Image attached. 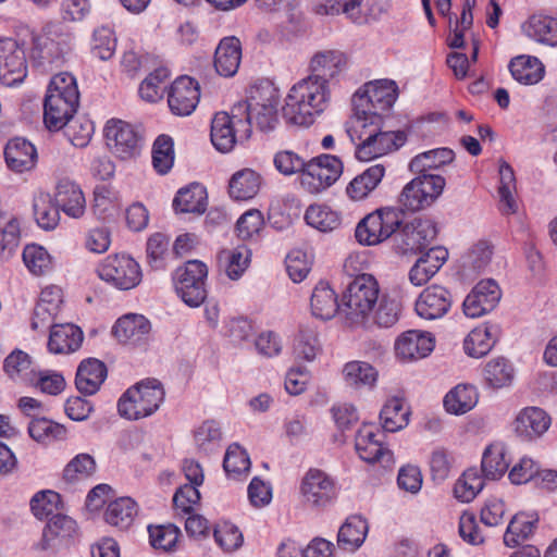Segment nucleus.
Instances as JSON below:
<instances>
[{
    "mask_svg": "<svg viewBox=\"0 0 557 557\" xmlns=\"http://www.w3.org/2000/svg\"><path fill=\"white\" fill-rule=\"evenodd\" d=\"M106 377V364L96 358H88L77 368L75 385L82 394L92 395L100 388Z\"/></svg>",
    "mask_w": 557,
    "mask_h": 557,
    "instance_id": "473e14b6",
    "label": "nucleus"
},
{
    "mask_svg": "<svg viewBox=\"0 0 557 557\" xmlns=\"http://www.w3.org/2000/svg\"><path fill=\"white\" fill-rule=\"evenodd\" d=\"M484 479L476 468L466 470L455 483L454 494L456 498L463 503L474 499L484 487Z\"/></svg>",
    "mask_w": 557,
    "mask_h": 557,
    "instance_id": "13d9d810",
    "label": "nucleus"
},
{
    "mask_svg": "<svg viewBox=\"0 0 557 557\" xmlns=\"http://www.w3.org/2000/svg\"><path fill=\"white\" fill-rule=\"evenodd\" d=\"M550 425V418L537 407L522 409L513 422V429L523 440H533L541 436Z\"/></svg>",
    "mask_w": 557,
    "mask_h": 557,
    "instance_id": "c756f323",
    "label": "nucleus"
},
{
    "mask_svg": "<svg viewBox=\"0 0 557 557\" xmlns=\"http://www.w3.org/2000/svg\"><path fill=\"white\" fill-rule=\"evenodd\" d=\"M451 307V295L443 286L426 287L416 301V311L425 320H435L444 317Z\"/></svg>",
    "mask_w": 557,
    "mask_h": 557,
    "instance_id": "b1692460",
    "label": "nucleus"
},
{
    "mask_svg": "<svg viewBox=\"0 0 557 557\" xmlns=\"http://www.w3.org/2000/svg\"><path fill=\"white\" fill-rule=\"evenodd\" d=\"M150 332V322L141 314H126L113 326V335L120 343L136 345L145 341Z\"/></svg>",
    "mask_w": 557,
    "mask_h": 557,
    "instance_id": "2f4dec72",
    "label": "nucleus"
},
{
    "mask_svg": "<svg viewBox=\"0 0 557 557\" xmlns=\"http://www.w3.org/2000/svg\"><path fill=\"white\" fill-rule=\"evenodd\" d=\"M401 225V212L394 208H381L364 216L356 227L355 236L362 245H377Z\"/></svg>",
    "mask_w": 557,
    "mask_h": 557,
    "instance_id": "6e6552de",
    "label": "nucleus"
},
{
    "mask_svg": "<svg viewBox=\"0 0 557 557\" xmlns=\"http://www.w3.org/2000/svg\"><path fill=\"white\" fill-rule=\"evenodd\" d=\"M346 133L356 146L355 156L360 161H370L401 147L406 141L403 132L383 131V122L350 119Z\"/></svg>",
    "mask_w": 557,
    "mask_h": 557,
    "instance_id": "f03ea898",
    "label": "nucleus"
},
{
    "mask_svg": "<svg viewBox=\"0 0 557 557\" xmlns=\"http://www.w3.org/2000/svg\"><path fill=\"white\" fill-rule=\"evenodd\" d=\"M345 383L356 389L372 388L376 381L379 373L374 367L364 361H350L347 362L343 369Z\"/></svg>",
    "mask_w": 557,
    "mask_h": 557,
    "instance_id": "de8ad7c7",
    "label": "nucleus"
},
{
    "mask_svg": "<svg viewBox=\"0 0 557 557\" xmlns=\"http://www.w3.org/2000/svg\"><path fill=\"white\" fill-rule=\"evenodd\" d=\"M33 211L37 224L46 231L54 230L60 221V209L51 196L40 193L34 197Z\"/></svg>",
    "mask_w": 557,
    "mask_h": 557,
    "instance_id": "3c124183",
    "label": "nucleus"
},
{
    "mask_svg": "<svg viewBox=\"0 0 557 557\" xmlns=\"http://www.w3.org/2000/svg\"><path fill=\"white\" fill-rule=\"evenodd\" d=\"M516 190V176L513 169L509 163L502 160L499 162V203L503 214H513L517 212L518 206L513 198Z\"/></svg>",
    "mask_w": 557,
    "mask_h": 557,
    "instance_id": "09e8293b",
    "label": "nucleus"
},
{
    "mask_svg": "<svg viewBox=\"0 0 557 557\" xmlns=\"http://www.w3.org/2000/svg\"><path fill=\"white\" fill-rule=\"evenodd\" d=\"M170 72L166 67H158L150 73L139 86L141 99L148 102H157L163 96L164 84L169 78Z\"/></svg>",
    "mask_w": 557,
    "mask_h": 557,
    "instance_id": "680f3d73",
    "label": "nucleus"
},
{
    "mask_svg": "<svg viewBox=\"0 0 557 557\" xmlns=\"http://www.w3.org/2000/svg\"><path fill=\"white\" fill-rule=\"evenodd\" d=\"M455 153L448 148H437L416 156L409 163V170L416 174H432L431 171L453 162Z\"/></svg>",
    "mask_w": 557,
    "mask_h": 557,
    "instance_id": "49530a36",
    "label": "nucleus"
},
{
    "mask_svg": "<svg viewBox=\"0 0 557 557\" xmlns=\"http://www.w3.org/2000/svg\"><path fill=\"white\" fill-rule=\"evenodd\" d=\"M382 432L373 425L363 424L357 432L355 448L359 457L367 462H383L389 466L393 462V454L382 445Z\"/></svg>",
    "mask_w": 557,
    "mask_h": 557,
    "instance_id": "4be33fe9",
    "label": "nucleus"
},
{
    "mask_svg": "<svg viewBox=\"0 0 557 557\" xmlns=\"http://www.w3.org/2000/svg\"><path fill=\"white\" fill-rule=\"evenodd\" d=\"M399 310V304L395 299L387 295H379V300L371 313L370 321H373L379 326L389 327L398 321Z\"/></svg>",
    "mask_w": 557,
    "mask_h": 557,
    "instance_id": "338daca9",
    "label": "nucleus"
},
{
    "mask_svg": "<svg viewBox=\"0 0 557 557\" xmlns=\"http://www.w3.org/2000/svg\"><path fill=\"white\" fill-rule=\"evenodd\" d=\"M280 103L278 90L269 81H261L253 85L249 89L247 99L240 100L234 104L235 117L245 119L248 116L249 110H256L259 108H277ZM244 127V132L247 133L250 125L247 121L238 120Z\"/></svg>",
    "mask_w": 557,
    "mask_h": 557,
    "instance_id": "6ab92c4d",
    "label": "nucleus"
},
{
    "mask_svg": "<svg viewBox=\"0 0 557 557\" xmlns=\"http://www.w3.org/2000/svg\"><path fill=\"white\" fill-rule=\"evenodd\" d=\"M174 143L168 135H160L152 146V165L161 174H168L174 164Z\"/></svg>",
    "mask_w": 557,
    "mask_h": 557,
    "instance_id": "bf43d9fd",
    "label": "nucleus"
},
{
    "mask_svg": "<svg viewBox=\"0 0 557 557\" xmlns=\"http://www.w3.org/2000/svg\"><path fill=\"white\" fill-rule=\"evenodd\" d=\"M70 50V36L49 28L39 35L32 50L34 62L44 70L60 66Z\"/></svg>",
    "mask_w": 557,
    "mask_h": 557,
    "instance_id": "ddd939ff",
    "label": "nucleus"
},
{
    "mask_svg": "<svg viewBox=\"0 0 557 557\" xmlns=\"http://www.w3.org/2000/svg\"><path fill=\"white\" fill-rule=\"evenodd\" d=\"M348 65L347 55L338 50H325L317 52L310 61L311 74L308 78L320 83L322 87L329 89V84L338 81L346 72Z\"/></svg>",
    "mask_w": 557,
    "mask_h": 557,
    "instance_id": "f3484780",
    "label": "nucleus"
},
{
    "mask_svg": "<svg viewBox=\"0 0 557 557\" xmlns=\"http://www.w3.org/2000/svg\"><path fill=\"white\" fill-rule=\"evenodd\" d=\"M500 335V324L496 321H487L468 334L463 342L465 351L470 357H483L493 348Z\"/></svg>",
    "mask_w": 557,
    "mask_h": 557,
    "instance_id": "393cba45",
    "label": "nucleus"
},
{
    "mask_svg": "<svg viewBox=\"0 0 557 557\" xmlns=\"http://www.w3.org/2000/svg\"><path fill=\"white\" fill-rule=\"evenodd\" d=\"M500 298V288L494 280L480 281L466 297L463 312L467 317L479 318L494 310Z\"/></svg>",
    "mask_w": 557,
    "mask_h": 557,
    "instance_id": "412c9836",
    "label": "nucleus"
},
{
    "mask_svg": "<svg viewBox=\"0 0 557 557\" xmlns=\"http://www.w3.org/2000/svg\"><path fill=\"white\" fill-rule=\"evenodd\" d=\"M199 99V84L189 76L176 78L168 94L169 108L177 116L190 115L195 111Z\"/></svg>",
    "mask_w": 557,
    "mask_h": 557,
    "instance_id": "aec40b11",
    "label": "nucleus"
},
{
    "mask_svg": "<svg viewBox=\"0 0 557 557\" xmlns=\"http://www.w3.org/2000/svg\"><path fill=\"white\" fill-rule=\"evenodd\" d=\"M380 288L371 274L356 276L342 297V314L350 326H368L379 300Z\"/></svg>",
    "mask_w": 557,
    "mask_h": 557,
    "instance_id": "39448f33",
    "label": "nucleus"
},
{
    "mask_svg": "<svg viewBox=\"0 0 557 557\" xmlns=\"http://www.w3.org/2000/svg\"><path fill=\"white\" fill-rule=\"evenodd\" d=\"M537 519H530L525 513H517L510 520L504 534V543L508 547H516L529 539L535 529Z\"/></svg>",
    "mask_w": 557,
    "mask_h": 557,
    "instance_id": "4d7b16f0",
    "label": "nucleus"
},
{
    "mask_svg": "<svg viewBox=\"0 0 557 557\" xmlns=\"http://www.w3.org/2000/svg\"><path fill=\"white\" fill-rule=\"evenodd\" d=\"M223 468L226 474L233 479L246 474L250 469L248 454L236 443L230 445L225 453Z\"/></svg>",
    "mask_w": 557,
    "mask_h": 557,
    "instance_id": "69168bd1",
    "label": "nucleus"
},
{
    "mask_svg": "<svg viewBox=\"0 0 557 557\" xmlns=\"http://www.w3.org/2000/svg\"><path fill=\"white\" fill-rule=\"evenodd\" d=\"M346 133L356 146L355 156L360 161H370L401 147L406 141L403 132L383 131V122L350 119Z\"/></svg>",
    "mask_w": 557,
    "mask_h": 557,
    "instance_id": "f257e3e1",
    "label": "nucleus"
},
{
    "mask_svg": "<svg viewBox=\"0 0 557 557\" xmlns=\"http://www.w3.org/2000/svg\"><path fill=\"white\" fill-rule=\"evenodd\" d=\"M53 201L67 216L79 219L85 213L86 200L81 187L69 178L58 182Z\"/></svg>",
    "mask_w": 557,
    "mask_h": 557,
    "instance_id": "bb28decb",
    "label": "nucleus"
},
{
    "mask_svg": "<svg viewBox=\"0 0 557 557\" xmlns=\"http://www.w3.org/2000/svg\"><path fill=\"white\" fill-rule=\"evenodd\" d=\"M79 104V92L75 77L59 73L51 78L44 102V122L51 132L62 129Z\"/></svg>",
    "mask_w": 557,
    "mask_h": 557,
    "instance_id": "7ed1b4c3",
    "label": "nucleus"
},
{
    "mask_svg": "<svg viewBox=\"0 0 557 557\" xmlns=\"http://www.w3.org/2000/svg\"><path fill=\"white\" fill-rule=\"evenodd\" d=\"M312 314L321 320H330L337 312L342 313L335 292L325 282H320L313 289L310 300Z\"/></svg>",
    "mask_w": 557,
    "mask_h": 557,
    "instance_id": "e433bc0d",
    "label": "nucleus"
},
{
    "mask_svg": "<svg viewBox=\"0 0 557 557\" xmlns=\"http://www.w3.org/2000/svg\"><path fill=\"white\" fill-rule=\"evenodd\" d=\"M509 71L520 84L533 85L543 78L544 65L536 57L518 55L511 59Z\"/></svg>",
    "mask_w": 557,
    "mask_h": 557,
    "instance_id": "37998d69",
    "label": "nucleus"
},
{
    "mask_svg": "<svg viewBox=\"0 0 557 557\" xmlns=\"http://www.w3.org/2000/svg\"><path fill=\"white\" fill-rule=\"evenodd\" d=\"M308 225L320 232H332L341 225V215L326 205H311L305 213Z\"/></svg>",
    "mask_w": 557,
    "mask_h": 557,
    "instance_id": "864d4df0",
    "label": "nucleus"
},
{
    "mask_svg": "<svg viewBox=\"0 0 557 557\" xmlns=\"http://www.w3.org/2000/svg\"><path fill=\"white\" fill-rule=\"evenodd\" d=\"M164 389L157 379H146L129 387L117 403L120 416L138 420L151 416L164 400Z\"/></svg>",
    "mask_w": 557,
    "mask_h": 557,
    "instance_id": "0eeeda50",
    "label": "nucleus"
},
{
    "mask_svg": "<svg viewBox=\"0 0 557 557\" xmlns=\"http://www.w3.org/2000/svg\"><path fill=\"white\" fill-rule=\"evenodd\" d=\"M76 522L69 516L53 515L42 531V539L38 544L44 550L54 546L55 539H69L76 533Z\"/></svg>",
    "mask_w": 557,
    "mask_h": 557,
    "instance_id": "a18cd8bd",
    "label": "nucleus"
},
{
    "mask_svg": "<svg viewBox=\"0 0 557 557\" xmlns=\"http://www.w3.org/2000/svg\"><path fill=\"white\" fill-rule=\"evenodd\" d=\"M343 173V162L332 154H322L307 163L300 184L310 194H319L332 186Z\"/></svg>",
    "mask_w": 557,
    "mask_h": 557,
    "instance_id": "f8f14e48",
    "label": "nucleus"
},
{
    "mask_svg": "<svg viewBox=\"0 0 557 557\" xmlns=\"http://www.w3.org/2000/svg\"><path fill=\"white\" fill-rule=\"evenodd\" d=\"M330 100V89L311 78H304L295 84L285 98L283 117L287 123L309 126L321 114Z\"/></svg>",
    "mask_w": 557,
    "mask_h": 557,
    "instance_id": "20e7f679",
    "label": "nucleus"
},
{
    "mask_svg": "<svg viewBox=\"0 0 557 557\" xmlns=\"http://www.w3.org/2000/svg\"><path fill=\"white\" fill-rule=\"evenodd\" d=\"M434 349V341L430 334L419 331L403 333L395 343L397 358L403 361H413L426 357Z\"/></svg>",
    "mask_w": 557,
    "mask_h": 557,
    "instance_id": "a878e982",
    "label": "nucleus"
},
{
    "mask_svg": "<svg viewBox=\"0 0 557 557\" xmlns=\"http://www.w3.org/2000/svg\"><path fill=\"white\" fill-rule=\"evenodd\" d=\"M410 409L406 406L405 399L393 396L386 400L380 412L382 428L386 432H397L409 423Z\"/></svg>",
    "mask_w": 557,
    "mask_h": 557,
    "instance_id": "ea45409f",
    "label": "nucleus"
},
{
    "mask_svg": "<svg viewBox=\"0 0 557 557\" xmlns=\"http://www.w3.org/2000/svg\"><path fill=\"white\" fill-rule=\"evenodd\" d=\"M28 433L35 441L47 443L64 438L66 431L63 425L51 420L46 418H35L29 422Z\"/></svg>",
    "mask_w": 557,
    "mask_h": 557,
    "instance_id": "0e129e2a",
    "label": "nucleus"
},
{
    "mask_svg": "<svg viewBox=\"0 0 557 557\" xmlns=\"http://www.w3.org/2000/svg\"><path fill=\"white\" fill-rule=\"evenodd\" d=\"M7 165L14 172L22 173L35 166L37 152L35 147L23 138L11 139L4 149Z\"/></svg>",
    "mask_w": 557,
    "mask_h": 557,
    "instance_id": "f704fd0d",
    "label": "nucleus"
},
{
    "mask_svg": "<svg viewBox=\"0 0 557 557\" xmlns=\"http://www.w3.org/2000/svg\"><path fill=\"white\" fill-rule=\"evenodd\" d=\"M448 257L443 247H432L423 253L409 271V281L414 286L428 283L442 268Z\"/></svg>",
    "mask_w": 557,
    "mask_h": 557,
    "instance_id": "c85d7f7f",
    "label": "nucleus"
},
{
    "mask_svg": "<svg viewBox=\"0 0 557 557\" xmlns=\"http://www.w3.org/2000/svg\"><path fill=\"white\" fill-rule=\"evenodd\" d=\"M301 493L313 507L326 506L335 496L333 481L321 470L311 469L301 483Z\"/></svg>",
    "mask_w": 557,
    "mask_h": 557,
    "instance_id": "5701e85b",
    "label": "nucleus"
},
{
    "mask_svg": "<svg viewBox=\"0 0 557 557\" xmlns=\"http://www.w3.org/2000/svg\"><path fill=\"white\" fill-rule=\"evenodd\" d=\"M251 252L244 246L223 249L218 253V264L228 278L236 281L247 270L250 263Z\"/></svg>",
    "mask_w": 557,
    "mask_h": 557,
    "instance_id": "4c0bfd02",
    "label": "nucleus"
},
{
    "mask_svg": "<svg viewBox=\"0 0 557 557\" xmlns=\"http://www.w3.org/2000/svg\"><path fill=\"white\" fill-rule=\"evenodd\" d=\"M207 274L206 264L198 260L187 261L183 267L175 270L173 282L176 293L189 307H198L205 301Z\"/></svg>",
    "mask_w": 557,
    "mask_h": 557,
    "instance_id": "9d476101",
    "label": "nucleus"
},
{
    "mask_svg": "<svg viewBox=\"0 0 557 557\" xmlns=\"http://www.w3.org/2000/svg\"><path fill=\"white\" fill-rule=\"evenodd\" d=\"M325 14L345 13L354 23L364 24L377 14L375 0H327L323 5Z\"/></svg>",
    "mask_w": 557,
    "mask_h": 557,
    "instance_id": "cd10ccee",
    "label": "nucleus"
},
{
    "mask_svg": "<svg viewBox=\"0 0 557 557\" xmlns=\"http://www.w3.org/2000/svg\"><path fill=\"white\" fill-rule=\"evenodd\" d=\"M136 515V503L129 497H121L108 505L104 519L111 525L127 529L132 525Z\"/></svg>",
    "mask_w": 557,
    "mask_h": 557,
    "instance_id": "8fccbe9b",
    "label": "nucleus"
},
{
    "mask_svg": "<svg viewBox=\"0 0 557 557\" xmlns=\"http://www.w3.org/2000/svg\"><path fill=\"white\" fill-rule=\"evenodd\" d=\"M28 74L26 52L15 39L0 40V82L12 87L24 82Z\"/></svg>",
    "mask_w": 557,
    "mask_h": 557,
    "instance_id": "4468645a",
    "label": "nucleus"
},
{
    "mask_svg": "<svg viewBox=\"0 0 557 557\" xmlns=\"http://www.w3.org/2000/svg\"><path fill=\"white\" fill-rule=\"evenodd\" d=\"M397 99V86L393 81L368 83L352 97L354 116L371 122H383Z\"/></svg>",
    "mask_w": 557,
    "mask_h": 557,
    "instance_id": "423d86ee",
    "label": "nucleus"
},
{
    "mask_svg": "<svg viewBox=\"0 0 557 557\" xmlns=\"http://www.w3.org/2000/svg\"><path fill=\"white\" fill-rule=\"evenodd\" d=\"M436 233L432 221L414 219L395 233V248L401 255L421 252L436 237Z\"/></svg>",
    "mask_w": 557,
    "mask_h": 557,
    "instance_id": "2eb2a0df",
    "label": "nucleus"
},
{
    "mask_svg": "<svg viewBox=\"0 0 557 557\" xmlns=\"http://www.w3.org/2000/svg\"><path fill=\"white\" fill-rule=\"evenodd\" d=\"M222 432L218 422L206 421L195 432L197 447L209 455L221 447Z\"/></svg>",
    "mask_w": 557,
    "mask_h": 557,
    "instance_id": "e2e57ef3",
    "label": "nucleus"
},
{
    "mask_svg": "<svg viewBox=\"0 0 557 557\" xmlns=\"http://www.w3.org/2000/svg\"><path fill=\"white\" fill-rule=\"evenodd\" d=\"M65 136L75 147H86L91 139L94 123L86 117L71 119L63 127Z\"/></svg>",
    "mask_w": 557,
    "mask_h": 557,
    "instance_id": "774afa93",
    "label": "nucleus"
},
{
    "mask_svg": "<svg viewBox=\"0 0 557 557\" xmlns=\"http://www.w3.org/2000/svg\"><path fill=\"white\" fill-rule=\"evenodd\" d=\"M107 145L119 158L126 160L140 150V137L135 128L121 120L109 121L104 128Z\"/></svg>",
    "mask_w": 557,
    "mask_h": 557,
    "instance_id": "a211bd4d",
    "label": "nucleus"
},
{
    "mask_svg": "<svg viewBox=\"0 0 557 557\" xmlns=\"http://www.w3.org/2000/svg\"><path fill=\"white\" fill-rule=\"evenodd\" d=\"M446 181L437 174H418L405 185L399 203L408 211H420L430 207L443 193Z\"/></svg>",
    "mask_w": 557,
    "mask_h": 557,
    "instance_id": "1a4fd4ad",
    "label": "nucleus"
},
{
    "mask_svg": "<svg viewBox=\"0 0 557 557\" xmlns=\"http://www.w3.org/2000/svg\"><path fill=\"white\" fill-rule=\"evenodd\" d=\"M242 60V45L236 37H225L218 45L214 53V67L223 77L234 76Z\"/></svg>",
    "mask_w": 557,
    "mask_h": 557,
    "instance_id": "7c9ffc66",
    "label": "nucleus"
},
{
    "mask_svg": "<svg viewBox=\"0 0 557 557\" xmlns=\"http://www.w3.org/2000/svg\"><path fill=\"white\" fill-rule=\"evenodd\" d=\"M368 533V523L360 516L347 518L341 527L337 535L338 546L347 552H355L366 540Z\"/></svg>",
    "mask_w": 557,
    "mask_h": 557,
    "instance_id": "79ce46f5",
    "label": "nucleus"
},
{
    "mask_svg": "<svg viewBox=\"0 0 557 557\" xmlns=\"http://www.w3.org/2000/svg\"><path fill=\"white\" fill-rule=\"evenodd\" d=\"M523 34L539 44L557 47V18L532 15L522 26Z\"/></svg>",
    "mask_w": 557,
    "mask_h": 557,
    "instance_id": "c9c22d12",
    "label": "nucleus"
},
{
    "mask_svg": "<svg viewBox=\"0 0 557 557\" xmlns=\"http://www.w3.org/2000/svg\"><path fill=\"white\" fill-rule=\"evenodd\" d=\"M235 117L234 106L231 113L219 112L211 122V143L221 152H230L237 141L247 140L250 137V127L245 133L242 123Z\"/></svg>",
    "mask_w": 557,
    "mask_h": 557,
    "instance_id": "dca6fc26",
    "label": "nucleus"
},
{
    "mask_svg": "<svg viewBox=\"0 0 557 557\" xmlns=\"http://www.w3.org/2000/svg\"><path fill=\"white\" fill-rule=\"evenodd\" d=\"M173 208L181 213L202 214L207 209L206 188L200 184L181 188L173 200Z\"/></svg>",
    "mask_w": 557,
    "mask_h": 557,
    "instance_id": "a19ab883",
    "label": "nucleus"
},
{
    "mask_svg": "<svg viewBox=\"0 0 557 557\" xmlns=\"http://www.w3.org/2000/svg\"><path fill=\"white\" fill-rule=\"evenodd\" d=\"M262 184L259 173L251 169H243L233 174L228 184L230 196L235 200L252 199Z\"/></svg>",
    "mask_w": 557,
    "mask_h": 557,
    "instance_id": "58836bf2",
    "label": "nucleus"
},
{
    "mask_svg": "<svg viewBox=\"0 0 557 557\" xmlns=\"http://www.w3.org/2000/svg\"><path fill=\"white\" fill-rule=\"evenodd\" d=\"M508 461L505 459L504 448L498 445H490L483 453L481 470L487 480L502 478L508 469Z\"/></svg>",
    "mask_w": 557,
    "mask_h": 557,
    "instance_id": "6e6d98bb",
    "label": "nucleus"
},
{
    "mask_svg": "<svg viewBox=\"0 0 557 557\" xmlns=\"http://www.w3.org/2000/svg\"><path fill=\"white\" fill-rule=\"evenodd\" d=\"M99 277L117 289L128 290L141 282L139 264L129 256H108L97 268Z\"/></svg>",
    "mask_w": 557,
    "mask_h": 557,
    "instance_id": "9b49d317",
    "label": "nucleus"
},
{
    "mask_svg": "<svg viewBox=\"0 0 557 557\" xmlns=\"http://www.w3.org/2000/svg\"><path fill=\"white\" fill-rule=\"evenodd\" d=\"M385 174V168L382 164H375L368 168L360 175L356 176L347 186L346 193L354 200L366 198L376 188Z\"/></svg>",
    "mask_w": 557,
    "mask_h": 557,
    "instance_id": "c03bdc74",
    "label": "nucleus"
},
{
    "mask_svg": "<svg viewBox=\"0 0 557 557\" xmlns=\"http://www.w3.org/2000/svg\"><path fill=\"white\" fill-rule=\"evenodd\" d=\"M476 403L478 393L472 385H457L444 398L446 410L454 414L468 412Z\"/></svg>",
    "mask_w": 557,
    "mask_h": 557,
    "instance_id": "603ef678",
    "label": "nucleus"
},
{
    "mask_svg": "<svg viewBox=\"0 0 557 557\" xmlns=\"http://www.w3.org/2000/svg\"><path fill=\"white\" fill-rule=\"evenodd\" d=\"M23 261L27 269L37 276L50 274L54 262L46 248L38 245H27L23 251Z\"/></svg>",
    "mask_w": 557,
    "mask_h": 557,
    "instance_id": "5fc2aeb1",
    "label": "nucleus"
},
{
    "mask_svg": "<svg viewBox=\"0 0 557 557\" xmlns=\"http://www.w3.org/2000/svg\"><path fill=\"white\" fill-rule=\"evenodd\" d=\"M484 377L490 386L500 388L512 382L513 368L506 358L498 357L486 363Z\"/></svg>",
    "mask_w": 557,
    "mask_h": 557,
    "instance_id": "052dcab7",
    "label": "nucleus"
},
{
    "mask_svg": "<svg viewBox=\"0 0 557 557\" xmlns=\"http://www.w3.org/2000/svg\"><path fill=\"white\" fill-rule=\"evenodd\" d=\"M82 330L71 323L54 324L51 327L48 349L52 354H70L77 350L83 343Z\"/></svg>",
    "mask_w": 557,
    "mask_h": 557,
    "instance_id": "72a5a7b5",
    "label": "nucleus"
}]
</instances>
